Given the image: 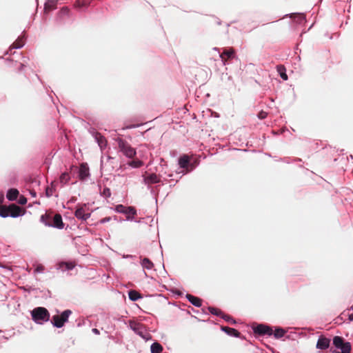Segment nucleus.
Listing matches in <instances>:
<instances>
[{
	"mask_svg": "<svg viewBox=\"0 0 353 353\" xmlns=\"http://www.w3.org/2000/svg\"><path fill=\"white\" fill-rule=\"evenodd\" d=\"M32 319L37 323L42 324L50 319V313L48 310L43 307H38L31 311Z\"/></svg>",
	"mask_w": 353,
	"mask_h": 353,
	"instance_id": "1",
	"label": "nucleus"
},
{
	"mask_svg": "<svg viewBox=\"0 0 353 353\" xmlns=\"http://www.w3.org/2000/svg\"><path fill=\"white\" fill-rule=\"evenodd\" d=\"M71 314V310H66L63 311L61 314L54 315L52 318L51 323L56 327H62L65 323L68 321V318Z\"/></svg>",
	"mask_w": 353,
	"mask_h": 353,
	"instance_id": "2",
	"label": "nucleus"
},
{
	"mask_svg": "<svg viewBox=\"0 0 353 353\" xmlns=\"http://www.w3.org/2000/svg\"><path fill=\"white\" fill-rule=\"evenodd\" d=\"M120 151L128 158H133L136 155V150L126 141L122 139L117 140Z\"/></svg>",
	"mask_w": 353,
	"mask_h": 353,
	"instance_id": "3",
	"label": "nucleus"
},
{
	"mask_svg": "<svg viewBox=\"0 0 353 353\" xmlns=\"http://www.w3.org/2000/svg\"><path fill=\"white\" fill-rule=\"evenodd\" d=\"M190 158L187 154H183L179 159V165L181 168L186 169V172L194 169V165L190 162Z\"/></svg>",
	"mask_w": 353,
	"mask_h": 353,
	"instance_id": "4",
	"label": "nucleus"
},
{
	"mask_svg": "<svg viewBox=\"0 0 353 353\" xmlns=\"http://www.w3.org/2000/svg\"><path fill=\"white\" fill-rule=\"evenodd\" d=\"M86 205L84 204L83 205L79 206L75 210L74 215L75 216L83 221H86L90 216V213L85 212Z\"/></svg>",
	"mask_w": 353,
	"mask_h": 353,
	"instance_id": "5",
	"label": "nucleus"
},
{
	"mask_svg": "<svg viewBox=\"0 0 353 353\" xmlns=\"http://www.w3.org/2000/svg\"><path fill=\"white\" fill-rule=\"evenodd\" d=\"M254 333L259 334L260 335H269L271 336L273 334L272 329L263 324L258 325L256 327L254 328Z\"/></svg>",
	"mask_w": 353,
	"mask_h": 353,
	"instance_id": "6",
	"label": "nucleus"
},
{
	"mask_svg": "<svg viewBox=\"0 0 353 353\" xmlns=\"http://www.w3.org/2000/svg\"><path fill=\"white\" fill-rule=\"evenodd\" d=\"M119 212L124 213L127 215V218H133L137 214V210L134 207H125L122 205H119L117 207Z\"/></svg>",
	"mask_w": 353,
	"mask_h": 353,
	"instance_id": "7",
	"label": "nucleus"
},
{
	"mask_svg": "<svg viewBox=\"0 0 353 353\" xmlns=\"http://www.w3.org/2000/svg\"><path fill=\"white\" fill-rule=\"evenodd\" d=\"M50 227L57 228L58 229L63 228L64 224L62 221V216L60 214H56L53 216Z\"/></svg>",
	"mask_w": 353,
	"mask_h": 353,
	"instance_id": "8",
	"label": "nucleus"
},
{
	"mask_svg": "<svg viewBox=\"0 0 353 353\" xmlns=\"http://www.w3.org/2000/svg\"><path fill=\"white\" fill-rule=\"evenodd\" d=\"M93 135L100 148H105L107 145L106 139L101 133L98 132H94Z\"/></svg>",
	"mask_w": 353,
	"mask_h": 353,
	"instance_id": "9",
	"label": "nucleus"
},
{
	"mask_svg": "<svg viewBox=\"0 0 353 353\" xmlns=\"http://www.w3.org/2000/svg\"><path fill=\"white\" fill-rule=\"evenodd\" d=\"M90 175L89 168L86 163H81L79 170V177L81 180L85 179Z\"/></svg>",
	"mask_w": 353,
	"mask_h": 353,
	"instance_id": "10",
	"label": "nucleus"
},
{
	"mask_svg": "<svg viewBox=\"0 0 353 353\" xmlns=\"http://www.w3.org/2000/svg\"><path fill=\"white\" fill-rule=\"evenodd\" d=\"M330 339L321 336L319 337L317 343L316 348L321 350H326L330 346Z\"/></svg>",
	"mask_w": 353,
	"mask_h": 353,
	"instance_id": "11",
	"label": "nucleus"
},
{
	"mask_svg": "<svg viewBox=\"0 0 353 353\" xmlns=\"http://www.w3.org/2000/svg\"><path fill=\"white\" fill-rule=\"evenodd\" d=\"M9 207V215L12 217H17L19 216L21 213V208L15 205V204H11L8 205Z\"/></svg>",
	"mask_w": 353,
	"mask_h": 353,
	"instance_id": "12",
	"label": "nucleus"
},
{
	"mask_svg": "<svg viewBox=\"0 0 353 353\" xmlns=\"http://www.w3.org/2000/svg\"><path fill=\"white\" fill-rule=\"evenodd\" d=\"M221 330H223V332H225L226 334H228L230 336H233L235 337H240V335H241V333L238 330H236L234 328L230 327L222 326Z\"/></svg>",
	"mask_w": 353,
	"mask_h": 353,
	"instance_id": "13",
	"label": "nucleus"
},
{
	"mask_svg": "<svg viewBox=\"0 0 353 353\" xmlns=\"http://www.w3.org/2000/svg\"><path fill=\"white\" fill-rule=\"evenodd\" d=\"M186 298L193 305L196 307H201L202 305V300L199 297L188 294L186 295Z\"/></svg>",
	"mask_w": 353,
	"mask_h": 353,
	"instance_id": "14",
	"label": "nucleus"
},
{
	"mask_svg": "<svg viewBox=\"0 0 353 353\" xmlns=\"http://www.w3.org/2000/svg\"><path fill=\"white\" fill-rule=\"evenodd\" d=\"M235 51L233 48H230L228 49H224L223 52L220 54L221 59H223V57L228 59H232L234 57Z\"/></svg>",
	"mask_w": 353,
	"mask_h": 353,
	"instance_id": "15",
	"label": "nucleus"
},
{
	"mask_svg": "<svg viewBox=\"0 0 353 353\" xmlns=\"http://www.w3.org/2000/svg\"><path fill=\"white\" fill-rule=\"evenodd\" d=\"M145 183L147 184L157 183L160 181L159 177L156 174H152L145 178Z\"/></svg>",
	"mask_w": 353,
	"mask_h": 353,
	"instance_id": "16",
	"label": "nucleus"
},
{
	"mask_svg": "<svg viewBox=\"0 0 353 353\" xmlns=\"http://www.w3.org/2000/svg\"><path fill=\"white\" fill-rule=\"evenodd\" d=\"M19 192L18 190L15 188H11L8 190L6 197L9 201H14L17 199Z\"/></svg>",
	"mask_w": 353,
	"mask_h": 353,
	"instance_id": "17",
	"label": "nucleus"
},
{
	"mask_svg": "<svg viewBox=\"0 0 353 353\" xmlns=\"http://www.w3.org/2000/svg\"><path fill=\"white\" fill-rule=\"evenodd\" d=\"M53 216L51 214L46 213L41 216V221L47 226L50 227L51 221H52Z\"/></svg>",
	"mask_w": 353,
	"mask_h": 353,
	"instance_id": "18",
	"label": "nucleus"
},
{
	"mask_svg": "<svg viewBox=\"0 0 353 353\" xmlns=\"http://www.w3.org/2000/svg\"><path fill=\"white\" fill-rule=\"evenodd\" d=\"M276 70L279 73L280 77L285 81L288 80V77L286 74V70L284 65H278L276 66Z\"/></svg>",
	"mask_w": 353,
	"mask_h": 353,
	"instance_id": "19",
	"label": "nucleus"
},
{
	"mask_svg": "<svg viewBox=\"0 0 353 353\" xmlns=\"http://www.w3.org/2000/svg\"><path fill=\"white\" fill-rule=\"evenodd\" d=\"M56 185H57V182L56 181H52L51 183L50 186L46 188V194L47 197H50V196H52L54 192L56 190Z\"/></svg>",
	"mask_w": 353,
	"mask_h": 353,
	"instance_id": "20",
	"label": "nucleus"
},
{
	"mask_svg": "<svg viewBox=\"0 0 353 353\" xmlns=\"http://www.w3.org/2000/svg\"><path fill=\"white\" fill-rule=\"evenodd\" d=\"M152 353H161L163 351L162 345L159 343H154L150 347Z\"/></svg>",
	"mask_w": 353,
	"mask_h": 353,
	"instance_id": "21",
	"label": "nucleus"
},
{
	"mask_svg": "<svg viewBox=\"0 0 353 353\" xmlns=\"http://www.w3.org/2000/svg\"><path fill=\"white\" fill-rule=\"evenodd\" d=\"M141 265L143 268L151 270L153 268L154 264L149 259L144 258L141 261Z\"/></svg>",
	"mask_w": 353,
	"mask_h": 353,
	"instance_id": "22",
	"label": "nucleus"
},
{
	"mask_svg": "<svg viewBox=\"0 0 353 353\" xmlns=\"http://www.w3.org/2000/svg\"><path fill=\"white\" fill-rule=\"evenodd\" d=\"M345 343L344 340L341 336H334L333 339V344L337 348H341Z\"/></svg>",
	"mask_w": 353,
	"mask_h": 353,
	"instance_id": "23",
	"label": "nucleus"
},
{
	"mask_svg": "<svg viewBox=\"0 0 353 353\" xmlns=\"http://www.w3.org/2000/svg\"><path fill=\"white\" fill-rule=\"evenodd\" d=\"M129 299L132 301H137L141 298L139 292L136 290H130L128 292Z\"/></svg>",
	"mask_w": 353,
	"mask_h": 353,
	"instance_id": "24",
	"label": "nucleus"
},
{
	"mask_svg": "<svg viewBox=\"0 0 353 353\" xmlns=\"http://www.w3.org/2000/svg\"><path fill=\"white\" fill-rule=\"evenodd\" d=\"M341 352H336L335 353H350L351 352V344L350 342H345L342 347L340 348Z\"/></svg>",
	"mask_w": 353,
	"mask_h": 353,
	"instance_id": "25",
	"label": "nucleus"
},
{
	"mask_svg": "<svg viewBox=\"0 0 353 353\" xmlns=\"http://www.w3.org/2000/svg\"><path fill=\"white\" fill-rule=\"evenodd\" d=\"M9 207L6 205H3L0 207V216L1 217L6 218L9 216Z\"/></svg>",
	"mask_w": 353,
	"mask_h": 353,
	"instance_id": "26",
	"label": "nucleus"
},
{
	"mask_svg": "<svg viewBox=\"0 0 353 353\" xmlns=\"http://www.w3.org/2000/svg\"><path fill=\"white\" fill-rule=\"evenodd\" d=\"M208 310L212 314H214L218 316H222L223 314V312L219 308L213 307H209Z\"/></svg>",
	"mask_w": 353,
	"mask_h": 353,
	"instance_id": "27",
	"label": "nucleus"
},
{
	"mask_svg": "<svg viewBox=\"0 0 353 353\" xmlns=\"http://www.w3.org/2000/svg\"><path fill=\"white\" fill-rule=\"evenodd\" d=\"M24 45V42L23 41L22 38H19L17 40H16L12 45V48H20L23 47Z\"/></svg>",
	"mask_w": 353,
	"mask_h": 353,
	"instance_id": "28",
	"label": "nucleus"
},
{
	"mask_svg": "<svg viewBox=\"0 0 353 353\" xmlns=\"http://www.w3.org/2000/svg\"><path fill=\"white\" fill-rule=\"evenodd\" d=\"M70 179V177L69 176V174L67 172H64L60 176V183H61L63 185L66 184L69 181Z\"/></svg>",
	"mask_w": 353,
	"mask_h": 353,
	"instance_id": "29",
	"label": "nucleus"
},
{
	"mask_svg": "<svg viewBox=\"0 0 353 353\" xmlns=\"http://www.w3.org/2000/svg\"><path fill=\"white\" fill-rule=\"evenodd\" d=\"M90 4V1L88 0H78L75 3V7L81 8L83 6H88Z\"/></svg>",
	"mask_w": 353,
	"mask_h": 353,
	"instance_id": "30",
	"label": "nucleus"
},
{
	"mask_svg": "<svg viewBox=\"0 0 353 353\" xmlns=\"http://www.w3.org/2000/svg\"><path fill=\"white\" fill-rule=\"evenodd\" d=\"M222 319H223L226 322L230 323V324H235L236 321L230 315L224 314L221 316Z\"/></svg>",
	"mask_w": 353,
	"mask_h": 353,
	"instance_id": "31",
	"label": "nucleus"
},
{
	"mask_svg": "<svg viewBox=\"0 0 353 353\" xmlns=\"http://www.w3.org/2000/svg\"><path fill=\"white\" fill-rule=\"evenodd\" d=\"M285 334V331L282 328L276 329L274 331V336L276 338H281V337L283 336Z\"/></svg>",
	"mask_w": 353,
	"mask_h": 353,
	"instance_id": "32",
	"label": "nucleus"
},
{
	"mask_svg": "<svg viewBox=\"0 0 353 353\" xmlns=\"http://www.w3.org/2000/svg\"><path fill=\"white\" fill-rule=\"evenodd\" d=\"M130 165L134 168H139L143 165V163L141 161H132L130 162Z\"/></svg>",
	"mask_w": 353,
	"mask_h": 353,
	"instance_id": "33",
	"label": "nucleus"
},
{
	"mask_svg": "<svg viewBox=\"0 0 353 353\" xmlns=\"http://www.w3.org/2000/svg\"><path fill=\"white\" fill-rule=\"evenodd\" d=\"M102 194L106 198L110 197L111 196L110 189L108 188H105L103 190Z\"/></svg>",
	"mask_w": 353,
	"mask_h": 353,
	"instance_id": "34",
	"label": "nucleus"
},
{
	"mask_svg": "<svg viewBox=\"0 0 353 353\" xmlns=\"http://www.w3.org/2000/svg\"><path fill=\"white\" fill-rule=\"evenodd\" d=\"M61 265V267L65 266L67 270H72L74 267V265L72 263H62Z\"/></svg>",
	"mask_w": 353,
	"mask_h": 353,
	"instance_id": "35",
	"label": "nucleus"
},
{
	"mask_svg": "<svg viewBox=\"0 0 353 353\" xmlns=\"http://www.w3.org/2000/svg\"><path fill=\"white\" fill-rule=\"evenodd\" d=\"M18 202L21 205H25L27 203V199L24 196H21Z\"/></svg>",
	"mask_w": 353,
	"mask_h": 353,
	"instance_id": "36",
	"label": "nucleus"
},
{
	"mask_svg": "<svg viewBox=\"0 0 353 353\" xmlns=\"http://www.w3.org/2000/svg\"><path fill=\"white\" fill-rule=\"evenodd\" d=\"M296 17L297 18L298 22H301L305 21V16L303 14H298L296 15Z\"/></svg>",
	"mask_w": 353,
	"mask_h": 353,
	"instance_id": "37",
	"label": "nucleus"
},
{
	"mask_svg": "<svg viewBox=\"0 0 353 353\" xmlns=\"http://www.w3.org/2000/svg\"><path fill=\"white\" fill-rule=\"evenodd\" d=\"M15 65H16L17 70L18 72L21 71L23 70V68H24V65L21 63L15 62Z\"/></svg>",
	"mask_w": 353,
	"mask_h": 353,
	"instance_id": "38",
	"label": "nucleus"
},
{
	"mask_svg": "<svg viewBox=\"0 0 353 353\" xmlns=\"http://www.w3.org/2000/svg\"><path fill=\"white\" fill-rule=\"evenodd\" d=\"M267 115H268V114L265 112L261 111L259 113L258 117L259 119H263L266 118Z\"/></svg>",
	"mask_w": 353,
	"mask_h": 353,
	"instance_id": "39",
	"label": "nucleus"
},
{
	"mask_svg": "<svg viewBox=\"0 0 353 353\" xmlns=\"http://www.w3.org/2000/svg\"><path fill=\"white\" fill-rule=\"evenodd\" d=\"M111 218L110 217H105L102 219L100 220V223H104L105 222H108L109 221H110Z\"/></svg>",
	"mask_w": 353,
	"mask_h": 353,
	"instance_id": "40",
	"label": "nucleus"
},
{
	"mask_svg": "<svg viewBox=\"0 0 353 353\" xmlns=\"http://www.w3.org/2000/svg\"><path fill=\"white\" fill-rule=\"evenodd\" d=\"M3 200H4L3 194H0V207L3 206V205H1V204L3 202Z\"/></svg>",
	"mask_w": 353,
	"mask_h": 353,
	"instance_id": "41",
	"label": "nucleus"
},
{
	"mask_svg": "<svg viewBox=\"0 0 353 353\" xmlns=\"http://www.w3.org/2000/svg\"><path fill=\"white\" fill-rule=\"evenodd\" d=\"M43 267L42 265H39L37 267L35 270L37 272H41V271H43Z\"/></svg>",
	"mask_w": 353,
	"mask_h": 353,
	"instance_id": "42",
	"label": "nucleus"
},
{
	"mask_svg": "<svg viewBox=\"0 0 353 353\" xmlns=\"http://www.w3.org/2000/svg\"><path fill=\"white\" fill-rule=\"evenodd\" d=\"M228 59H228V58H227V57H223V59H221V60H222V61L223 62V64H224V65H225V64H226V63H227V61H228Z\"/></svg>",
	"mask_w": 353,
	"mask_h": 353,
	"instance_id": "43",
	"label": "nucleus"
},
{
	"mask_svg": "<svg viewBox=\"0 0 353 353\" xmlns=\"http://www.w3.org/2000/svg\"><path fill=\"white\" fill-rule=\"evenodd\" d=\"M92 332L96 334H99V331L97 329V328H94L92 329Z\"/></svg>",
	"mask_w": 353,
	"mask_h": 353,
	"instance_id": "44",
	"label": "nucleus"
},
{
	"mask_svg": "<svg viewBox=\"0 0 353 353\" xmlns=\"http://www.w3.org/2000/svg\"><path fill=\"white\" fill-rule=\"evenodd\" d=\"M348 319L350 321H353V314H350Z\"/></svg>",
	"mask_w": 353,
	"mask_h": 353,
	"instance_id": "45",
	"label": "nucleus"
},
{
	"mask_svg": "<svg viewBox=\"0 0 353 353\" xmlns=\"http://www.w3.org/2000/svg\"><path fill=\"white\" fill-rule=\"evenodd\" d=\"M61 12L67 13L68 12V9L67 8H63Z\"/></svg>",
	"mask_w": 353,
	"mask_h": 353,
	"instance_id": "46",
	"label": "nucleus"
},
{
	"mask_svg": "<svg viewBox=\"0 0 353 353\" xmlns=\"http://www.w3.org/2000/svg\"><path fill=\"white\" fill-rule=\"evenodd\" d=\"M48 9V6L47 4L45 5V10H47Z\"/></svg>",
	"mask_w": 353,
	"mask_h": 353,
	"instance_id": "47",
	"label": "nucleus"
},
{
	"mask_svg": "<svg viewBox=\"0 0 353 353\" xmlns=\"http://www.w3.org/2000/svg\"><path fill=\"white\" fill-rule=\"evenodd\" d=\"M32 195L35 196V195H36V193H32Z\"/></svg>",
	"mask_w": 353,
	"mask_h": 353,
	"instance_id": "48",
	"label": "nucleus"
},
{
	"mask_svg": "<svg viewBox=\"0 0 353 353\" xmlns=\"http://www.w3.org/2000/svg\"><path fill=\"white\" fill-rule=\"evenodd\" d=\"M32 195L35 196V195H36V193H32Z\"/></svg>",
	"mask_w": 353,
	"mask_h": 353,
	"instance_id": "49",
	"label": "nucleus"
}]
</instances>
